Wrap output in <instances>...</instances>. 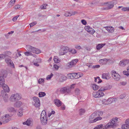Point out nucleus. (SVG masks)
Listing matches in <instances>:
<instances>
[{
    "label": "nucleus",
    "mask_w": 129,
    "mask_h": 129,
    "mask_svg": "<svg viewBox=\"0 0 129 129\" xmlns=\"http://www.w3.org/2000/svg\"><path fill=\"white\" fill-rule=\"evenodd\" d=\"M129 127H128L125 124L121 126V128L122 129H127V128Z\"/></svg>",
    "instance_id": "6e6d98bb"
},
{
    "label": "nucleus",
    "mask_w": 129,
    "mask_h": 129,
    "mask_svg": "<svg viewBox=\"0 0 129 129\" xmlns=\"http://www.w3.org/2000/svg\"><path fill=\"white\" fill-rule=\"evenodd\" d=\"M69 49V48L67 46L61 47L59 52V54L60 55L65 54L68 51Z\"/></svg>",
    "instance_id": "6e6552de"
},
{
    "label": "nucleus",
    "mask_w": 129,
    "mask_h": 129,
    "mask_svg": "<svg viewBox=\"0 0 129 129\" xmlns=\"http://www.w3.org/2000/svg\"><path fill=\"white\" fill-rule=\"evenodd\" d=\"M80 93V90L78 89H76L75 91V93L77 95H78Z\"/></svg>",
    "instance_id": "5fc2aeb1"
},
{
    "label": "nucleus",
    "mask_w": 129,
    "mask_h": 129,
    "mask_svg": "<svg viewBox=\"0 0 129 129\" xmlns=\"http://www.w3.org/2000/svg\"><path fill=\"white\" fill-rule=\"evenodd\" d=\"M53 75V74L52 73H51L50 75H49L47 76L46 77V79L47 80L50 79Z\"/></svg>",
    "instance_id": "a18cd8bd"
},
{
    "label": "nucleus",
    "mask_w": 129,
    "mask_h": 129,
    "mask_svg": "<svg viewBox=\"0 0 129 129\" xmlns=\"http://www.w3.org/2000/svg\"><path fill=\"white\" fill-rule=\"evenodd\" d=\"M94 113L95 114L96 117L97 116H101L103 114V112L101 111H96L94 112Z\"/></svg>",
    "instance_id": "393cba45"
},
{
    "label": "nucleus",
    "mask_w": 129,
    "mask_h": 129,
    "mask_svg": "<svg viewBox=\"0 0 129 129\" xmlns=\"http://www.w3.org/2000/svg\"><path fill=\"white\" fill-rule=\"evenodd\" d=\"M96 117L95 114L94 113L92 114L89 117V122L90 123H93L102 119V118L100 117H97L95 118Z\"/></svg>",
    "instance_id": "20e7f679"
},
{
    "label": "nucleus",
    "mask_w": 129,
    "mask_h": 129,
    "mask_svg": "<svg viewBox=\"0 0 129 129\" xmlns=\"http://www.w3.org/2000/svg\"><path fill=\"white\" fill-rule=\"evenodd\" d=\"M102 77L103 78L106 80L109 79L110 78V74L109 73H104L102 74Z\"/></svg>",
    "instance_id": "dca6fc26"
},
{
    "label": "nucleus",
    "mask_w": 129,
    "mask_h": 129,
    "mask_svg": "<svg viewBox=\"0 0 129 129\" xmlns=\"http://www.w3.org/2000/svg\"><path fill=\"white\" fill-rule=\"evenodd\" d=\"M97 93L98 94V96H99V98L103 96L104 94L103 92L100 91L99 90L98 91Z\"/></svg>",
    "instance_id": "7c9ffc66"
},
{
    "label": "nucleus",
    "mask_w": 129,
    "mask_h": 129,
    "mask_svg": "<svg viewBox=\"0 0 129 129\" xmlns=\"http://www.w3.org/2000/svg\"><path fill=\"white\" fill-rule=\"evenodd\" d=\"M24 54L26 56H28L30 55H33V54L30 51H28L24 53Z\"/></svg>",
    "instance_id": "ea45409f"
},
{
    "label": "nucleus",
    "mask_w": 129,
    "mask_h": 129,
    "mask_svg": "<svg viewBox=\"0 0 129 129\" xmlns=\"http://www.w3.org/2000/svg\"><path fill=\"white\" fill-rule=\"evenodd\" d=\"M103 124H101L97 125L93 129H100L103 127Z\"/></svg>",
    "instance_id": "37998d69"
},
{
    "label": "nucleus",
    "mask_w": 129,
    "mask_h": 129,
    "mask_svg": "<svg viewBox=\"0 0 129 129\" xmlns=\"http://www.w3.org/2000/svg\"><path fill=\"white\" fill-rule=\"evenodd\" d=\"M47 6V5L46 4H44L41 5L40 8L41 9H46V7Z\"/></svg>",
    "instance_id": "c03bdc74"
},
{
    "label": "nucleus",
    "mask_w": 129,
    "mask_h": 129,
    "mask_svg": "<svg viewBox=\"0 0 129 129\" xmlns=\"http://www.w3.org/2000/svg\"><path fill=\"white\" fill-rule=\"evenodd\" d=\"M81 22L84 25H86L87 24L86 21L84 20H82L81 21Z\"/></svg>",
    "instance_id": "0e129e2a"
},
{
    "label": "nucleus",
    "mask_w": 129,
    "mask_h": 129,
    "mask_svg": "<svg viewBox=\"0 0 129 129\" xmlns=\"http://www.w3.org/2000/svg\"><path fill=\"white\" fill-rule=\"evenodd\" d=\"M102 102L103 104H104L105 105L108 104L107 100H106L105 99L103 100L102 101Z\"/></svg>",
    "instance_id": "49530a36"
},
{
    "label": "nucleus",
    "mask_w": 129,
    "mask_h": 129,
    "mask_svg": "<svg viewBox=\"0 0 129 129\" xmlns=\"http://www.w3.org/2000/svg\"><path fill=\"white\" fill-rule=\"evenodd\" d=\"M44 81V80L42 78H40L38 80V82L39 84H41L42 82H43Z\"/></svg>",
    "instance_id": "680f3d73"
},
{
    "label": "nucleus",
    "mask_w": 129,
    "mask_h": 129,
    "mask_svg": "<svg viewBox=\"0 0 129 129\" xmlns=\"http://www.w3.org/2000/svg\"><path fill=\"white\" fill-rule=\"evenodd\" d=\"M119 65L121 67H124L125 65L124 64V62L123 60H121L119 63Z\"/></svg>",
    "instance_id": "de8ad7c7"
},
{
    "label": "nucleus",
    "mask_w": 129,
    "mask_h": 129,
    "mask_svg": "<svg viewBox=\"0 0 129 129\" xmlns=\"http://www.w3.org/2000/svg\"><path fill=\"white\" fill-rule=\"evenodd\" d=\"M111 74L112 78L115 81H118L120 79V76L119 74L114 70L111 71Z\"/></svg>",
    "instance_id": "0eeeda50"
},
{
    "label": "nucleus",
    "mask_w": 129,
    "mask_h": 129,
    "mask_svg": "<svg viewBox=\"0 0 129 129\" xmlns=\"http://www.w3.org/2000/svg\"><path fill=\"white\" fill-rule=\"evenodd\" d=\"M76 73H73L68 74V77L71 79L77 78V77H76Z\"/></svg>",
    "instance_id": "aec40b11"
},
{
    "label": "nucleus",
    "mask_w": 129,
    "mask_h": 129,
    "mask_svg": "<svg viewBox=\"0 0 129 129\" xmlns=\"http://www.w3.org/2000/svg\"><path fill=\"white\" fill-rule=\"evenodd\" d=\"M85 109H81L79 110V114L80 115H83L85 113Z\"/></svg>",
    "instance_id": "72a5a7b5"
},
{
    "label": "nucleus",
    "mask_w": 129,
    "mask_h": 129,
    "mask_svg": "<svg viewBox=\"0 0 129 129\" xmlns=\"http://www.w3.org/2000/svg\"><path fill=\"white\" fill-rule=\"evenodd\" d=\"M37 23V22L36 21H34L32 22L31 23H30L29 25H30V27H31L36 24Z\"/></svg>",
    "instance_id": "3c124183"
},
{
    "label": "nucleus",
    "mask_w": 129,
    "mask_h": 129,
    "mask_svg": "<svg viewBox=\"0 0 129 129\" xmlns=\"http://www.w3.org/2000/svg\"><path fill=\"white\" fill-rule=\"evenodd\" d=\"M107 102L108 104H111L113 101H115V99L113 98H109L107 99Z\"/></svg>",
    "instance_id": "c756f323"
},
{
    "label": "nucleus",
    "mask_w": 129,
    "mask_h": 129,
    "mask_svg": "<svg viewBox=\"0 0 129 129\" xmlns=\"http://www.w3.org/2000/svg\"><path fill=\"white\" fill-rule=\"evenodd\" d=\"M78 61V60L77 59L72 60L67 64L66 65V68L67 69L71 68L76 65Z\"/></svg>",
    "instance_id": "1a4fd4ad"
},
{
    "label": "nucleus",
    "mask_w": 129,
    "mask_h": 129,
    "mask_svg": "<svg viewBox=\"0 0 129 129\" xmlns=\"http://www.w3.org/2000/svg\"><path fill=\"white\" fill-rule=\"evenodd\" d=\"M12 115L11 114H7L5 115L4 116H3L4 117V118H6V119H9L10 120H11L10 117Z\"/></svg>",
    "instance_id": "473e14b6"
},
{
    "label": "nucleus",
    "mask_w": 129,
    "mask_h": 129,
    "mask_svg": "<svg viewBox=\"0 0 129 129\" xmlns=\"http://www.w3.org/2000/svg\"><path fill=\"white\" fill-rule=\"evenodd\" d=\"M91 86L94 90H96L99 88V86L95 84H91Z\"/></svg>",
    "instance_id": "c85d7f7f"
},
{
    "label": "nucleus",
    "mask_w": 129,
    "mask_h": 129,
    "mask_svg": "<svg viewBox=\"0 0 129 129\" xmlns=\"http://www.w3.org/2000/svg\"><path fill=\"white\" fill-rule=\"evenodd\" d=\"M15 97L16 101L20 100L21 98V96L18 93L15 94Z\"/></svg>",
    "instance_id": "a878e982"
},
{
    "label": "nucleus",
    "mask_w": 129,
    "mask_h": 129,
    "mask_svg": "<svg viewBox=\"0 0 129 129\" xmlns=\"http://www.w3.org/2000/svg\"><path fill=\"white\" fill-rule=\"evenodd\" d=\"M123 73L124 75H126L127 76H128L129 75V72H128L127 71H124Z\"/></svg>",
    "instance_id": "bf43d9fd"
},
{
    "label": "nucleus",
    "mask_w": 129,
    "mask_h": 129,
    "mask_svg": "<svg viewBox=\"0 0 129 129\" xmlns=\"http://www.w3.org/2000/svg\"><path fill=\"white\" fill-rule=\"evenodd\" d=\"M54 102L56 105L58 107H60L61 105L62 102L58 99H55Z\"/></svg>",
    "instance_id": "4468645a"
},
{
    "label": "nucleus",
    "mask_w": 129,
    "mask_h": 129,
    "mask_svg": "<svg viewBox=\"0 0 129 129\" xmlns=\"http://www.w3.org/2000/svg\"><path fill=\"white\" fill-rule=\"evenodd\" d=\"M33 105L36 108L39 107L40 106V103L39 98L37 97L34 96L33 98Z\"/></svg>",
    "instance_id": "423d86ee"
},
{
    "label": "nucleus",
    "mask_w": 129,
    "mask_h": 129,
    "mask_svg": "<svg viewBox=\"0 0 129 129\" xmlns=\"http://www.w3.org/2000/svg\"><path fill=\"white\" fill-rule=\"evenodd\" d=\"M3 99L5 102H7L8 100V96L6 94H5V95L3 96Z\"/></svg>",
    "instance_id": "2f4dec72"
},
{
    "label": "nucleus",
    "mask_w": 129,
    "mask_h": 129,
    "mask_svg": "<svg viewBox=\"0 0 129 129\" xmlns=\"http://www.w3.org/2000/svg\"><path fill=\"white\" fill-rule=\"evenodd\" d=\"M100 67V66L99 65H94L93 66H91V68H92L95 69V68H98Z\"/></svg>",
    "instance_id": "4d7b16f0"
},
{
    "label": "nucleus",
    "mask_w": 129,
    "mask_h": 129,
    "mask_svg": "<svg viewBox=\"0 0 129 129\" xmlns=\"http://www.w3.org/2000/svg\"><path fill=\"white\" fill-rule=\"evenodd\" d=\"M85 30L91 34H93L95 32V30L89 26H86L84 27Z\"/></svg>",
    "instance_id": "f8f14e48"
},
{
    "label": "nucleus",
    "mask_w": 129,
    "mask_h": 129,
    "mask_svg": "<svg viewBox=\"0 0 129 129\" xmlns=\"http://www.w3.org/2000/svg\"><path fill=\"white\" fill-rule=\"evenodd\" d=\"M1 120L2 121V123H5L8 122L10 121V119L4 118L3 116H2L1 118Z\"/></svg>",
    "instance_id": "412c9836"
},
{
    "label": "nucleus",
    "mask_w": 129,
    "mask_h": 129,
    "mask_svg": "<svg viewBox=\"0 0 129 129\" xmlns=\"http://www.w3.org/2000/svg\"><path fill=\"white\" fill-rule=\"evenodd\" d=\"M106 29L108 31L111 33H112L114 31V28L111 27L110 26H107L106 27Z\"/></svg>",
    "instance_id": "b1692460"
},
{
    "label": "nucleus",
    "mask_w": 129,
    "mask_h": 129,
    "mask_svg": "<svg viewBox=\"0 0 129 129\" xmlns=\"http://www.w3.org/2000/svg\"><path fill=\"white\" fill-rule=\"evenodd\" d=\"M60 79H61L62 80L61 81H63L64 80H65L67 79V77L65 76H61Z\"/></svg>",
    "instance_id": "052dcab7"
},
{
    "label": "nucleus",
    "mask_w": 129,
    "mask_h": 129,
    "mask_svg": "<svg viewBox=\"0 0 129 129\" xmlns=\"http://www.w3.org/2000/svg\"><path fill=\"white\" fill-rule=\"evenodd\" d=\"M39 96L40 97H42L46 95V93L44 92H40L38 94Z\"/></svg>",
    "instance_id": "e433bc0d"
},
{
    "label": "nucleus",
    "mask_w": 129,
    "mask_h": 129,
    "mask_svg": "<svg viewBox=\"0 0 129 129\" xmlns=\"http://www.w3.org/2000/svg\"><path fill=\"white\" fill-rule=\"evenodd\" d=\"M64 15L66 17L71 16L70 12H67L65 13Z\"/></svg>",
    "instance_id": "864d4df0"
},
{
    "label": "nucleus",
    "mask_w": 129,
    "mask_h": 129,
    "mask_svg": "<svg viewBox=\"0 0 129 129\" xmlns=\"http://www.w3.org/2000/svg\"><path fill=\"white\" fill-rule=\"evenodd\" d=\"M124 62V64L126 65L129 62V60L125 59L123 60Z\"/></svg>",
    "instance_id": "13d9d810"
},
{
    "label": "nucleus",
    "mask_w": 129,
    "mask_h": 129,
    "mask_svg": "<svg viewBox=\"0 0 129 129\" xmlns=\"http://www.w3.org/2000/svg\"><path fill=\"white\" fill-rule=\"evenodd\" d=\"M104 87V88L105 89V91L106 90H109L111 88V86L109 85H107Z\"/></svg>",
    "instance_id": "09e8293b"
},
{
    "label": "nucleus",
    "mask_w": 129,
    "mask_h": 129,
    "mask_svg": "<svg viewBox=\"0 0 129 129\" xmlns=\"http://www.w3.org/2000/svg\"><path fill=\"white\" fill-rule=\"evenodd\" d=\"M98 91L93 92L92 93L93 96L95 98H99V96H98Z\"/></svg>",
    "instance_id": "a19ab883"
},
{
    "label": "nucleus",
    "mask_w": 129,
    "mask_h": 129,
    "mask_svg": "<svg viewBox=\"0 0 129 129\" xmlns=\"http://www.w3.org/2000/svg\"><path fill=\"white\" fill-rule=\"evenodd\" d=\"M1 87H2L3 89L5 92H9L10 90L9 88L7 85L4 84H3V86Z\"/></svg>",
    "instance_id": "a211bd4d"
},
{
    "label": "nucleus",
    "mask_w": 129,
    "mask_h": 129,
    "mask_svg": "<svg viewBox=\"0 0 129 129\" xmlns=\"http://www.w3.org/2000/svg\"><path fill=\"white\" fill-rule=\"evenodd\" d=\"M105 43L98 44L96 47V49L97 50H99L106 45Z\"/></svg>",
    "instance_id": "4be33fe9"
},
{
    "label": "nucleus",
    "mask_w": 129,
    "mask_h": 129,
    "mask_svg": "<svg viewBox=\"0 0 129 129\" xmlns=\"http://www.w3.org/2000/svg\"><path fill=\"white\" fill-rule=\"evenodd\" d=\"M15 96L14 94H12L10 98V101L13 102H16L15 98Z\"/></svg>",
    "instance_id": "cd10ccee"
},
{
    "label": "nucleus",
    "mask_w": 129,
    "mask_h": 129,
    "mask_svg": "<svg viewBox=\"0 0 129 129\" xmlns=\"http://www.w3.org/2000/svg\"><path fill=\"white\" fill-rule=\"evenodd\" d=\"M113 125L111 124V122H109L107 123L105 126H104V128H103L104 129H106L109 128H113L112 127Z\"/></svg>",
    "instance_id": "5701e85b"
},
{
    "label": "nucleus",
    "mask_w": 129,
    "mask_h": 129,
    "mask_svg": "<svg viewBox=\"0 0 129 129\" xmlns=\"http://www.w3.org/2000/svg\"><path fill=\"white\" fill-rule=\"evenodd\" d=\"M15 0H11L9 3V4L11 5V6H13L15 3Z\"/></svg>",
    "instance_id": "4c0bfd02"
},
{
    "label": "nucleus",
    "mask_w": 129,
    "mask_h": 129,
    "mask_svg": "<svg viewBox=\"0 0 129 129\" xmlns=\"http://www.w3.org/2000/svg\"><path fill=\"white\" fill-rule=\"evenodd\" d=\"M120 120V119L117 117L113 118L112 120H111V124L113 125L112 127L113 128H115L118 125L117 123L119 122Z\"/></svg>",
    "instance_id": "9d476101"
},
{
    "label": "nucleus",
    "mask_w": 129,
    "mask_h": 129,
    "mask_svg": "<svg viewBox=\"0 0 129 129\" xmlns=\"http://www.w3.org/2000/svg\"><path fill=\"white\" fill-rule=\"evenodd\" d=\"M125 124L129 127V119H127L125 121Z\"/></svg>",
    "instance_id": "603ef678"
},
{
    "label": "nucleus",
    "mask_w": 129,
    "mask_h": 129,
    "mask_svg": "<svg viewBox=\"0 0 129 129\" xmlns=\"http://www.w3.org/2000/svg\"><path fill=\"white\" fill-rule=\"evenodd\" d=\"M60 92L63 94H71L72 93V91L70 89L69 86L64 87L61 88L60 90Z\"/></svg>",
    "instance_id": "39448f33"
},
{
    "label": "nucleus",
    "mask_w": 129,
    "mask_h": 129,
    "mask_svg": "<svg viewBox=\"0 0 129 129\" xmlns=\"http://www.w3.org/2000/svg\"><path fill=\"white\" fill-rule=\"evenodd\" d=\"M7 110L10 113H14L16 112V110L14 107H10L7 108Z\"/></svg>",
    "instance_id": "6ab92c4d"
},
{
    "label": "nucleus",
    "mask_w": 129,
    "mask_h": 129,
    "mask_svg": "<svg viewBox=\"0 0 129 129\" xmlns=\"http://www.w3.org/2000/svg\"><path fill=\"white\" fill-rule=\"evenodd\" d=\"M5 61L8 65L12 67L13 68H14V64L12 61L9 58H6Z\"/></svg>",
    "instance_id": "ddd939ff"
},
{
    "label": "nucleus",
    "mask_w": 129,
    "mask_h": 129,
    "mask_svg": "<svg viewBox=\"0 0 129 129\" xmlns=\"http://www.w3.org/2000/svg\"><path fill=\"white\" fill-rule=\"evenodd\" d=\"M85 49L88 51H90L91 49L90 46H89L88 47H86L85 48Z\"/></svg>",
    "instance_id": "774afa93"
},
{
    "label": "nucleus",
    "mask_w": 129,
    "mask_h": 129,
    "mask_svg": "<svg viewBox=\"0 0 129 129\" xmlns=\"http://www.w3.org/2000/svg\"><path fill=\"white\" fill-rule=\"evenodd\" d=\"M22 108L20 109L18 111V113L17 115L19 116H21L23 114V112H22Z\"/></svg>",
    "instance_id": "c9c22d12"
},
{
    "label": "nucleus",
    "mask_w": 129,
    "mask_h": 129,
    "mask_svg": "<svg viewBox=\"0 0 129 129\" xmlns=\"http://www.w3.org/2000/svg\"><path fill=\"white\" fill-rule=\"evenodd\" d=\"M77 12L76 11L72 12H70L71 16L74 15L75 14H77Z\"/></svg>",
    "instance_id": "e2e57ef3"
},
{
    "label": "nucleus",
    "mask_w": 129,
    "mask_h": 129,
    "mask_svg": "<svg viewBox=\"0 0 129 129\" xmlns=\"http://www.w3.org/2000/svg\"><path fill=\"white\" fill-rule=\"evenodd\" d=\"M108 60L107 59H100L99 60V62L100 63H102L103 64L104 63L106 62Z\"/></svg>",
    "instance_id": "58836bf2"
},
{
    "label": "nucleus",
    "mask_w": 129,
    "mask_h": 129,
    "mask_svg": "<svg viewBox=\"0 0 129 129\" xmlns=\"http://www.w3.org/2000/svg\"><path fill=\"white\" fill-rule=\"evenodd\" d=\"M7 74L4 72L3 74H0V87L3 85L5 83V80L4 78L6 77Z\"/></svg>",
    "instance_id": "9b49d317"
},
{
    "label": "nucleus",
    "mask_w": 129,
    "mask_h": 129,
    "mask_svg": "<svg viewBox=\"0 0 129 129\" xmlns=\"http://www.w3.org/2000/svg\"><path fill=\"white\" fill-rule=\"evenodd\" d=\"M54 62L56 63H58L60 61V60L56 56H54Z\"/></svg>",
    "instance_id": "f704fd0d"
},
{
    "label": "nucleus",
    "mask_w": 129,
    "mask_h": 129,
    "mask_svg": "<svg viewBox=\"0 0 129 129\" xmlns=\"http://www.w3.org/2000/svg\"><path fill=\"white\" fill-rule=\"evenodd\" d=\"M26 49L28 51H30L31 53L32 52L33 53L38 54L41 52V51L39 49L29 45H27Z\"/></svg>",
    "instance_id": "7ed1b4c3"
},
{
    "label": "nucleus",
    "mask_w": 129,
    "mask_h": 129,
    "mask_svg": "<svg viewBox=\"0 0 129 129\" xmlns=\"http://www.w3.org/2000/svg\"><path fill=\"white\" fill-rule=\"evenodd\" d=\"M69 52L72 53L73 54H74L77 52L76 50L74 49H72L70 50Z\"/></svg>",
    "instance_id": "8fccbe9b"
},
{
    "label": "nucleus",
    "mask_w": 129,
    "mask_h": 129,
    "mask_svg": "<svg viewBox=\"0 0 129 129\" xmlns=\"http://www.w3.org/2000/svg\"><path fill=\"white\" fill-rule=\"evenodd\" d=\"M19 16V15L18 16H16L13 18L12 20L14 21H16L18 17Z\"/></svg>",
    "instance_id": "338daca9"
},
{
    "label": "nucleus",
    "mask_w": 129,
    "mask_h": 129,
    "mask_svg": "<svg viewBox=\"0 0 129 129\" xmlns=\"http://www.w3.org/2000/svg\"><path fill=\"white\" fill-rule=\"evenodd\" d=\"M26 49L28 51H30L31 53L32 52L33 53L38 54L41 52V51L39 49L29 45H27Z\"/></svg>",
    "instance_id": "f03ea898"
},
{
    "label": "nucleus",
    "mask_w": 129,
    "mask_h": 129,
    "mask_svg": "<svg viewBox=\"0 0 129 129\" xmlns=\"http://www.w3.org/2000/svg\"><path fill=\"white\" fill-rule=\"evenodd\" d=\"M23 104L20 101H17L14 104V106L15 107L19 108Z\"/></svg>",
    "instance_id": "2eb2a0df"
},
{
    "label": "nucleus",
    "mask_w": 129,
    "mask_h": 129,
    "mask_svg": "<svg viewBox=\"0 0 129 129\" xmlns=\"http://www.w3.org/2000/svg\"><path fill=\"white\" fill-rule=\"evenodd\" d=\"M4 55L6 56L11 55V52L6 51L4 52Z\"/></svg>",
    "instance_id": "79ce46f5"
},
{
    "label": "nucleus",
    "mask_w": 129,
    "mask_h": 129,
    "mask_svg": "<svg viewBox=\"0 0 129 129\" xmlns=\"http://www.w3.org/2000/svg\"><path fill=\"white\" fill-rule=\"evenodd\" d=\"M114 2V1H113L111 4H109L108 5L107 7L105 8L104 9L108 10L113 8L114 6V4H113L115 3V4L116 3Z\"/></svg>",
    "instance_id": "f3484780"
},
{
    "label": "nucleus",
    "mask_w": 129,
    "mask_h": 129,
    "mask_svg": "<svg viewBox=\"0 0 129 129\" xmlns=\"http://www.w3.org/2000/svg\"><path fill=\"white\" fill-rule=\"evenodd\" d=\"M31 120L29 119H28L26 121L23 122V124H26L27 125H29L31 123Z\"/></svg>",
    "instance_id": "bb28decb"
},
{
    "label": "nucleus",
    "mask_w": 129,
    "mask_h": 129,
    "mask_svg": "<svg viewBox=\"0 0 129 129\" xmlns=\"http://www.w3.org/2000/svg\"><path fill=\"white\" fill-rule=\"evenodd\" d=\"M120 84L124 86L126 84L127 82L126 81L121 82L120 83Z\"/></svg>",
    "instance_id": "69168bd1"
},
{
    "label": "nucleus",
    "mask_w": 129,
    "mask_h": 129,
    "mask_svg": "<svg viewBox=\"0 0 129 129\" xmlns=\"http://www.w3.org/2000/svg\"><path fill=\"white\" fill-rule=\"evenodd\" d=\"M40 118L41 123L42 124L44 125H46L47 123L48 119L46 112L45 110H43L42 112Z\"/></svg>",
    "instance_id": "f257e3e1"
}]
</instances>
